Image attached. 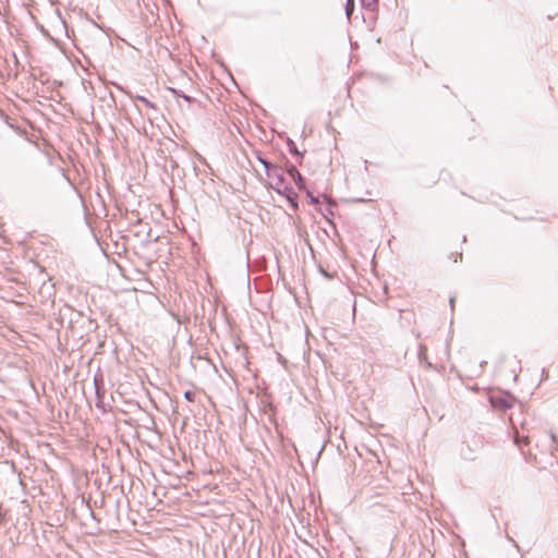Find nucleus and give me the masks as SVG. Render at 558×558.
<instances>
[{
	"mask_svg": "<svg viewBox=\"0 0 558 558\" xmlns=\"http://www.w3.org/2000/svg\"><path fill=\"white\" fill-rule=\"evenodd\" d=\"M354 10V0H347L345 4V13L347 16L350 17Z\"/></svg>",
	"mask_w": 558,
	"mask_h": 558,
	"instance_id": "obj_1",
	"label": "nucleus"
},
{
	"mask_svg": "<svg viewBox=\"0 0 558 558\" xmlns=\"http://www.w3.org/2000/svg\"><path fill=\"white\" fill-rule=\"evenodd\" d=\"M377 1L378 0H362V4L363 7L373 10L376 7Z\"/></svg>",
	"mask_w": 558,
	"mask_h": 558,
	"instance_id": "obj_2",
	"label": "nucleus"
},
{
	"mask_svg": "<svg viewBox=\"0 0 558 558\" xmlns=\"http://www.w3.org/2000/svg\"><path fill=\"white\" fill-rule=\"evenodd\" d=\"M192 395H193L192 392L187 391V392H185V398L187 400L192 401Z\"/></svg>",
	"mask_w": 558,
	"mask_h": 558,
	"instance_id": "obj_3",
	"label": "nucleus"
}]
</instances>
